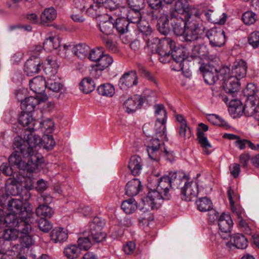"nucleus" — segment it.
Listing matches in <instances>:
<instances>
[{"mask_svg":"<svg viewBox=\"0 0 259 259\" xmlns=\"http://www.w3.org/2000/svg\"><path fill=\"white\" fill-rule=\"evenodd\" d=\"M152 20H157L159 31L164 35L168 34L170 30L177 36H182L185 32L186 23L188 18L169 17L165 10L159 12L153 11L150 14Z\"/></svg>","mask_w":259,"mask_h":259,"instance_id":"2","label":"nucleus"},{"mask_svg":"<svg viewBox=\"0 0 259 259\" xmlns=\"http://www.w3.org/2000/svg\"><path fill=\"white\" fill-rule=\"evenodd\" d=\"M93 241L89 235L83 237H79L77 241L79 249L87 250L92 246Z\"/></svg>","mask_w":259,"mask_h":259,"instance_id":"57","label":"nucleus"},{"mask_svg":"<svg viewBox=\"0 0 259 259\" xmlns=\"http://www.w3.org/2000/svg\"><path fill=\"white\" fill-rule=\"evenodd\" d=\"M36 214L37 216L40 217L41 218H51L54 212L52 208L48 205L41 204L37 207L36 209Z\"/></svg>","mask_w":259,"mask_h":259,"instance_id":"49","label":"nucleus"},{"mask_svg":"<svg viewBox=\"0 0 259 259\" xmlns=\"http://www.w3.org/2000/svg\"><path fill=\"white\" fill-rule=\"evenodd\" d=\"M138 83V76L135 70H131L125 72L120 77L118 85L122 90H125L134 85H136Z\"/></svg>","mask_w":259,"mask_h":259,"instance_id":"17","label":"nucleus"},{"mask_svg":"<svg viewBox=\"0 0 259 259\" xmlns=\"http://www.w3.org/2000/svg\"><path fill=\"white\" fill-rule=\"evenodd\" d=\"M20 183L17 182L16 177L14 179L10 178L8 179L6 183V189L8 193L13 196H19V188L18 185Z\"/></svg>","mask_w":259,"mask_h":259,"instance_id":"31","label":"nucleus"},{"mask_svg":"<svg viewBox=\"0 0 259 259\" xmlns=\"http://www.w3.org/2000/svg\"><path fill=\"white\" fill-rule=\"evenodd\" d=\"M14 152L9 157L8 162L10 165L23 171H26L27 172H33L38 168L42 162V157L41 155H30L27 162L22 159V153L20 151V148L16 147L14 145V141L13 144Z\"/></svg>","mask_w":259,"mask_h":259,"instance_id":"3","label":"nucleus"},{"mask_svg":"<svg viewBox=\"0 0 259 259\" xmlns=\"http://www.w3.org/2000/svg\"><path fill=\"white\" fill-rule=\"evenodd\" d=\"M247 66L246 63L243 60L235 61L232 67V75L238 78V80L246 76Z\"/></svg>","mask_w":259,"mask_h":259,"instance_id":"24","label":"nucleus"},{"mask_svg":"<svg viewBox=\"0 0 259 259\" xmlns=\"http://www.w3.org/2000/svg\"><path fill=\"white\" fill-rule=\"evenodd\" d=\"M39 103L40 100L37 97L30 96L21 101V107L24 111L31 112Z\"/></svg>","mask_w":259,"mask_h":259,"instance_id":"30","label":"nucleus"},{"mask_svg":"<svg viewBox=\"0 0 259 259\" xmlns=\"http://www.w3.org/2000/svg\"><path fill=\"white\" fill-rule=\"evenodd\" d=\"M154 216L148 211H144L139 218V224L141 226H149L154 221Z\"/></svg>","mask_w":259,"mask_h":259,"instance_id":"55","label":"nucleus"},{"mask_svg":"<svg viewBox=\"0 0 259 259\" xmlns=\"http://www.w3.org/2000/svg\"><path fill=\"white\" fill-rule=\"evenodd\" d=\"M37 121L33 118L31 113L26 111H22L18 118L19 123L26 130H34V126Z\"/></svg>","mask_w":259,"mask_h":259,"instance_id":"20","label":"nucleus"},{"mask_svg":"<svg viewBox=\"0 0 259 259\" xmlns=\"http://www.w3.org/2000/svg\"><path fill=\"white\" fill-rule=\"evenodd\" d=\"M183 181L180 177H177L176 172H169L168 176H164L159 179L157 189L149 191L144 202H146L147 205L151 209H157L163 200L170 199L169 189L175 187L178 188Z\"/></svg>","mask_w":259,"mask_h":259,"instance_id":"1","label":"nucleus"},{"mask_svg":"<svg viewBox=\"0 0 259 259\" xmlns=\"http://www.w3.org/2000/svg\"><path fill=\"white\" fill-rule=\"evenodd\" d=\"M19 233H20L18 228L5 229L3 233V238L2 239L6 242L15 240L18 238Z\"/></svg>","mask_w":259,"mask_h":259,"instance_id":"50","label":"nucleus"},{"mask_svg":"<svg viewBox=\"0 0 259 259\" xmlns=\"http://www.w3.org/2000/svg\"><path fill=\"white\" fill-rule=\"evenodd\" d=\"M23 139L18 136L14 139V145L20 148L23 158L28 157L30 155H39L35 153L36 148L42 143L41 138L34 132L33 130H31L24 131Z\"/></svg>","mask_w":259,"mask_h":259,"instance_id":"4","label":"nucleus"},{"mask_svg":"<svg viewBox=\"0 0 259 259\" xmlns=\"http://www.w3.org/2000/svg\"><path fill=\"white\" fill-rule=\"evenodd\" d=\"M141 181L138 179H133L130 181L125 186V194L128 196L137 195L142 189Z\"/></svg>","mask_w":259,"mask_h":259,"instance_id":"29","label":"nucleus"},{"mask_svg":"<svg viewBox=\"0 0 259 259\" xmlns=\"http://www.w3.org/2000/svg\"><path fill=\"white\" fill-rule=\"evenodd\" d=\"M196 205L198 209L202 212L209 211L212 208L211 200L206 197L201 198L196 201Z\"/></svg>","mask_w":259,"mask_h":259,"instance_id":"48","label":"nucleus"},{"mask_svg":"<svg viewBox=\"0 0 259 259\" xmlns=\"http://www.w3.org/2000/svg\"><path fill=\"white\" fill-rule=\"evenodd\" d=\"M113 61L112 57L109 55L102 54L97 62L96 71H102L108 68Z\"/></svg>","mask_w":259,"mask_h":259,"instance_id":"36","label":"nucleus"},{"mask_svg":"<svg viewBox=\"0 0 259 259\" xmlns=\"http://www.w3.org/2000/svg\"><path fill=\"white\" fill-rule=\"evenodd\" d=\"M230 241L236 248L243 249L247 246V238L242 234L237 233L231 237Z\"/></svg>","mask_w":259,"mask_h":259,"instance_id":"35","label":"nucleus"},{"mask_svg":"<svg viewBox=\"0 0 259 259\" xmlns=\"http://www.w3.org/2000/svg\"><path fill=\"white\" fill-rule=\"evenodd\" d=\"M32 217H26L20 214L9 213L5 216L3 225L8 227H17L20 233H27L32 229Z\"/></svg>","mask_w":259,"mask_h":259,"instance_id":"7","label":"nucleus"},{"mask_svg":"<svg viewBox=\"0 0 259 259\" xmlns=\"http://www.w3.org/2000/svg\"><path fill=\"white\" fill-rule=\"evenodd\" d=\"M47 88L56 93L62 92V91L64 90V86L61 83L51 79L47 81Z\"/></svg>","mask_w":259,"mask_h":259,"instance_id":"59","label":"nucleus"},{"mask_svg":"<svg viewBox=\"0 0 259 259\" xmlns=\"http://www.w3.org/2000/svg\"><path fill=\"white\" fill-rule=\"evenodd\" d=\"M168 14L169 17H182L181 15L184 16V18L193 17L199 15V12L196 9L189 6V5L185 0H178L176 2L175 5L168 11L165 10Z\"/></svg>","mask_w":259,"mask_h":259,"instance_id":"11","label":"nucleus"},{"mask_svg":"<svg viewBox=\"0 0 259 259\" xmlns=\"http://www.w3.org/2000/svg\"><path fill=\"white\" fill-rule=\"evenodd\" d=\"M57 16V12L54 8H46L40 15L41 22L46 24L53 21Z\"/></svg>","mask_w":259,"mask_h":259,"instance_id":"41","label":"nucleus"},{"mask_svg":"<svg viewBox=\"0 0 259 259\" xmlns=\"http://www.w3.org/2000/svg\"><path fill=\"white\" fill-rule=\"evenodd\" d=\"M200 70L203 73L205 82L208 84H213L219 79H221L220 70H218L210 64H206L204 66H201Z\"/></svg>","mask_w":259,"mask_h":259,"instance_id":"13","label":"nucleus"},{"mask_svg":"<svg viewBox=\"0 0 259 259\" xmlns=\"http://www.w3.org/2000/svg\"><path fill=\"white\" fill-rule=\"evenodd\" d=\"M29 86L33 92L41 94L46 89L47 81L41 76H36L30 80Z\"/></svg>","mask_w":259,"mask_h":259,"instance_id":"27","label":"nucleus"},{"mask_svg":"<svg viewBox=\"0 0 259 259\" xmlns=\"http://www.w3.org/2000/svg\"><path fill=\"white\" fill-rule=\"evenodd\" d=\"M51 239L55 243L62 242L67 240L68 234L62 228H56L51 233Z\"/></svg>","mask_w":259,"mask_h":259,"instance_id":"34","label":"nucleus"},{"mask_svg":"<svg viewBox=\"0 0 259 259\" xmlns=\"http://www.w3.org/2000/svg\"><path fill=\"white\" fill-rule=\"evenodd\" d=\"M73 53L82 59L87 57L90 51V47L85 44H79L73 48Z\"/></svg>","mask_w":259,"mask_h":259,"instance_id":"40","label":"nucleus"},{"mask_svg":"<svg viewBox=\"0 0 259 259\" xmlns=\"http://www.w3.org/2000/svg\"><path fill=\"white\" fill-rule=\"evenodd\" d=\"M122 14L130 23H139L142 18V10L129 9L126 7L121 8Z\"/></svg>","mask_w":259,"mask_h":259,"instance_id":"21","label":"nucleus"},{"mask_svg":"<svg viewBox=\"0 0 259 259\" xmlns=\"http://www.w3.org/2000/svg\"><path fill=\"white\" fill-rule=\"evenodd\" d=\"M60 39L58 36H49L44 42L43 47L47 52H51L60 46Z\"/></svg>","mask_w":259,"mask_h":259,"instance_id":"33","label":"nucleus"},{"mask_svg":"<svg viewBox=\"0 0 259 259\" xmlns=\"http://www.w3.org/2000/svg\"><path fill=\"white\" fill-rule=\"evenodd\" d=\"M181 50L172 51L171 54L174 58L175 64L173 69L176 71H182L183 73L188 72L189 70V61L184 58V56H181L182 53Z\"/></svg>","mask_w":259,"mask_h":259,"instance_id":"16","label":"nucleus"},{"mask_svg":"<svg viewBox=\"0 0 259 259\" xmlns=\"http://www.w3.org/2000/svg\"><path fill=\"white\" fill-rule=\"evenodd\" d=\"M16 178L20 185L24 187L26 190H31L33 188L34 181L30 176L27 175V174L26 176H24L19 171V174L16 175Z\"/></svg>","mask_w":259,"mask_h":259,"instance_id":"43","label":"nucleus"},{"mask_svg":"<svg viewBox=\"0 0 259 259\" xmlns=\"http://www.w3.org/2000/svg\"><path fill=\"white\" fill-rule=\"evenodd\" d=\"M42 143L45 149L50 150H52L55 145V142L51 135H45L41 138Z\"/></svg>","mask_w":259,"mask_h":259,"instance_id":"63","label":"nucleus"},{"mask_svg":"<svg viewBox=\"0 0 259 259\" xmlns=\"http://www.w3.org/2000/svg\"><path fill=\"white\" fill-rule=\"evenodd\" d=\"M23 194L18 196V198H11L10 202L7 205V209L10 213L20 214L26 217H32V213L31 208L28 207L27 201L30 198V194L28 191H25Z\"/></svg>","mask_w":259,"mask_h":259,"instance_id":"6","label":"nucleus"},{"mask_svg":"<svg viewBox=\"0 0 259 259\" xmlns=\"http://www.w3.org/2000/svg\"><path fill=\"white\" fill-rule=\"evenodd\" d=\"M230 68L224 66L220 69L221 80L223 81V87L225 92L232 97H235L240 87L238 78L230 74Z\"/></svg>","mask_w":259,"mask_h":259,"instance_id":"10","label":"nucleus"},{"mask_svg":"<svg viewBox=\"0 0 259 259\" xmlns=\"http://www.w3.org/2000/svg\"><path fill=\"white\" fill-rule=\"evenodd\" d=\"M258 90L257 87L253 83H248L246 88L244 90L243 93L247 99H255V95Z\"/></svg>","mask_w":259,"mask_h":259,"instance_id":"58","label":"nucleus"},{"mask_svg":"<svg viewBox=\"0 0 259 259\" xmlns=\"http://www.w3.org/2000/svg\"><path fill=\"white\" fill-rule=\"evenodd\" d=\"M143 165L142 158L138 155L132 156L128 162V167L134 176L139 175Z\"/></svg>","mask_w":259,"mask_h":259,"instance_id":"28","label":"nucleus"},{"mask_svg":"<svg viewBox=\"0 0 259 259\" xmlns=\"http://www.w3.org/2000/svg\"><path fill=\"white\" fill-rule=\"evenodd\" d=\"M243 112L247 116H253L258 121L259 125V104L255 106L254 100L247 99L243 108Z\"/></svg>","mask_w":259,"mask_h":259,"instance_id":"22","label":"nucleus"},{"mask_svg":"<svg viewBox=\"0 0 259 259\" xmlns=\"http://www.w3.org/2000/svg\"><path fill=\"white\" fill-rule=\"evenodd\" d=\"M1 172L6 176L13 177L12 179L16 177V175L19 174V172H17V169L9 163H3L0 166Z\"/></svg>","mask_w":259,"mask_h":259,"instance_id":"51","label":"nucleus"},{"mask_svg":"<svg viewBox=\"0 0 259 259\" xmlns=\"http://www.w3.org/2000/svg\"><path fill=\"white\" fill-rule=\"evenodd\" d=\"M41 65L40 59L38 57L32 56L25 62L24 67V72L28 76H33L39 73Z\"/></svg>","mask_w":259,"mask_h":259,"instance_id":"19","label":"nucleus"},{"mask_svg":"<svg viewBox=\"0 0 259 259\" xmlns=\"http://www.w3.org/2000/svg\"><path fill=\"white\" fill-rule=\"evenodd\" d=\"M142 97L140 95H135L126 100L123 105L126 112L132 113L142 105Z\"/></svg>","mask_w":259,"mask_h":259,"instance_id":"23","label":"nucleus"},{"mask_svg":"<svg viewBox=\"0 0 259 259\" xmlns=\"http://www.w3.org/2000/svg\"><path fill=\"white\" fill-rule=\"evenodd\" d=\"M47 63L45 67V71H49L52 74H55L57 73V69L59 65L56 59L52 56H49L47 59Z\"/></svg>","mask_w":259,"mask_h":259,"instance_id":"53","label":"nucleus"},{"mask_svg":"<svg viewBox=\"0 0 259 259\" xmlns=\"http://www.w3.org/2000/svg\"><path fill=\"white\" fill-rule=\"evenodd\" d=\"M197 139L201 146L204 149V151L206 154H209L210 152L208 149L211 147V146L208 142L207 138L205 137L204 133L199 130L197 133Z\"/></svg>","mask_w":259,"mask_h":259,"instance_id":"52","label":"nucleus"},{"mask_svg":"<svg viewBox=\"0 0 259 259\" xmlns=\"http://www.w3.org/2000/svg\"><path fill=\"white\" fill-rule=\"evenodd\" d=\"M99 27L104 35L108 36L113 33L115 25L110 20H108L101 21L99 24Z\"/></svg>","mask_w":259,"mask_h":259,"instance_id":"46","label":"nucleus"},{"mask_svg":"<svg viewBox=\"0 0 259 259\" xmlns=\"http://www.w3.org/2000/svg\"><path fill=\"white\" fill-rule=\"evenodd\" d=\"M208 50L206 45L203 44L195 45L192 49L190 57L193 59L207 56Z\"/></svg>","mask_w":259,"mask_h":259,"instance_id":"37","label":"nucleus"},{"mask_svg":"<svg viewBox=\"0 0 259 259\" xmlns=\"http://www.w3.org/2000/svg\"><path fill=\"white\" fill-rule=\"evenodd\" d=\"M105 224V220L95 217L89 223L88 229L83 232V234H87L94 243L102 242L106 237V233L103 230Z\"/></svg>","mask_w":259,"mask_h":259,"instance_id":"9","label":"nucleus"},{"mask_svg":"<svg viewBox=\"0 0 259 259\" xmlns=\"http://www.w3.org/2000/svg\"><path fill=\"white\" fill-rule=\"evenodd\" d=\"M242 19L246 25L254 24L258 19L257 15L252 11L245 12L242 15Z\"/></svg>","mask_w":259,"mask_h":259,"instance_id":"56","label":"nucleus"},{"mask_svg":"<svg viewBox=\"0 0 259 259\" xmlns=\"http://www.w3.org/2000/svg\"><path fill=\"white\" fill-rule=\"evenodd\" d=\"M198 194V185L196 182H185V185L181 188V198L185 201H193L197 197Z\"/></svg>","mask_w":259,"mask_h":259,"instance_id":"15","label":"nucleus"},{"mask_svg":"<svg viewBox=\"0 0 259 259\" xmlns=\"http://www.w3.org/2000/svg\"><path fill=\"white\" fill-rule=\"evenodd\" d=\"M166 46H169L170 50L166 51L164 50L162 42L157 37H152L146 40L147 46L149 50L153 54L157 53L159 56V60L163 63H165L169 60L171 52L174 49L175 42L170 39L165 40Z\"/></svg>","mask_w":259,"mask_h":259,"instance_id":"8","label":"nucleus"},{"mask_svg":"<svg viewBox=\"0 0 259 259\" xmlns=\"http://www.w3.org/2000/svg\"><path fill=\"white\" fill-rule=\"evenodd\" d=\"M207 119L213 124L224 127L228 126V123L217 114H209L207 116Z\"/></svg>","mask_w":259,"mask_h":259,"instance_id":"61","label":"nucleus"},{"mask_svg":"<svg viewBox=\"0 0 259 259\" xmlns=\"http://www.w3.org/2000/svg\"><path fill=\"white\" fill-rule=\"evenodd\" d=\"M233 225L231 217L227 214H222L218 219V226L220 236L223 239H227L230 237L229 233Z\"/></svg>","mask_w":259,"mask_h":259,"instance_id":"14","label":"nucleus"},{"mask_svg":"<svg viewBox=\"0 0 259 259\" xmlns=\"http://www.w3.org/2000/svg\"><path fill=\"white\" fill-rule=\"evenodd\" d=\"M166 120L165 119L157 118L155 123V135L157 138L161 140H165L167 141L166 135L165 134Z\"/></svg>","mask_w":259,"mask_h":259,"instance_id":"32","label":"nucleus"},{"mask_svg":"<svg viewBox=\"0 0 259 259\" xmlns=\"http://www.w3.org/2000/svg\"><path fill=\"white\" fill-rule=\"evenodd\" d=\"M99 94L107 97H112L115 94V89L110 83H104L100 85L97 89Z\"/></svg>","mask_w":259,"mask_h":259,"instance_id":"47","label":"nucleus"},{"mask_svg":"<svg viewBox=\"0 0 259 259\" xmlns=\"http://www.w3.org/2000/svg\"><path fill=\"white\" fill-rule=\"evenodd\" d=\"M186 24L185 32L182 35L185 41L194 42L201 40L205 36L204 28L203 27L199 15L189 17Z\"/></svg>","mask_w":259,"mask_h":259,"instance_id":"5","label":"nucleus"},{"mask_svg":"<svg viewBox=\"0 0 259 259\" xmlns=\"http://www.w3.org/2000/svg\"><path fill=\"white\" fill-rule=\"evenodd\" d=\"M160 140L158 138H153L146 146L148 156L153 161H158L160 158L161 150H160Z\"/></svg>","mask_w":259,"mask_h":259,"instance_id":"18","label":"nucleus"},{"mask_svg":"<svg viewBox=\"0 0 259 259\" xmlns=\"http://www.w3.org/2000/svg\"><path fill=\"white\" fill-rule=\"evenodd\" d=\"M102 7L97 3L90 5V7L87 10V14L90 17H96L100 16L101 14L100 9Z\"/></svg>","mask_w":259,"mask_h":259,"instance_id":"62","label":"nucleus"},{"mask_svg":"<svg viewBox=\"0 0 259 259\" xmlns=\"http://www.w3.org/2000/svg\"><path fill=\"white\" fill-rule=\"evenodd\" d=\"M248 42L254 49L259 46V31H255L251 33L248 37Z\"/></svg>","mask_w":259,"mask_h":259,"instance_id":"64","label":"nucleus"},{"mask_svg":"<svg viewBox=\"0 0 259 259\" xmlns=\"http://www.w3.org/2000/svg\"><path fill=\"white\" fill-rule=\"evenodd\" d=\"M121 207L126 214H131L137 209V203L133 198H131L123 201Z\"/></svg>","mask_w":259,"mask_h":259,"instance_id":"44","label":"nucleus"},{"mask_svg":"<svg viewBox=\"0 0 259 259\" xmlns=\"http://www.w3.org/2000/svg\"><path fill=\"white\" fill-rule=\"evenodd\" d=\"M79 89L84 94H89L95 89L94 81L90 77L84 78L79 83Z\"/></svg>","mask_w":259,"mask_h":259,"instance_id":"42","label":"nucleus"},{"mask_svg":"<svg viewBox=\"0 0 259 259\" xmlns=\"http://www.w3.org/2000/svg\"><path fill=\"white\" fill-rule=\"evenodd\" d=\"M119 0H107L102 8L109 9L116 16H123Z\"/></svg>","mask_w":259,"mask_h":259,"instance_id":"38","label":"nucleus"},{"mask_svg":"<svg viewBox=\"0 0 259 259\" xmlns=\"http://www.w3.org/2000/svg\"><path fill=\"white\" fill-rule=\"evenodd\" d=\"M204 13L207 20L214 24L223 25L227 20V15L225 13L221 14L211 10H208Z\"/></svg>","mask_w":259,"mask_h":259,"instance_id":"26","label":"nucleus"},{"mask_svg":"<svg viewBox=\"0 0 259 259\" xmlns=\"http://www.w3.org/2000/svg\"><path fill=\"white\" fill-rule=\"evenodd\" d=\"M30 231L27 233H20L22 235L20 237V241L22 245L25 247H29L34 243V240L32 238V236L29 234Z\"/></svg>","mask_w":259,"mask_h":259,"instance_id":"60","label":"nucleus"},{"mask_svg":"<svg viewBox=\"0 0 259 259\" xmlns=\"http://www.w3.org/2000/svg\"><path fill=\"white\" fill-rule=\"evenodd\" d=\"M206 36L209 44L213 47H221L225 42L226 36L224 31L221 28H213L207 31Z\"/></svg>","mask_w":259,"mask_h":259,"instance_id":"12","label":"nucleus"},{"mask_svg":"<svg viewBox=\"0 0 259 259\" xmlns=\"http://www.w3.org/2000/svg\"><path fill=\"white\" fill-rule=\"evenodd\" d=\"M177 120L178 122V133L179 136L184 139H189L191 136V131L188 125L186 119L182 115L177 116Z\"/></svg>","mask_w":259,"mask_h":259,"instance_id":"25","label":"nucleus"},{"mask_svg":"<svg viewBox=\"0 0 259 259\" xmlns=\"http://www.w3.org/2000/svg\"><path fill=\"white\" fill-rule=\"evenodd\" d=\"M80 249L75 245H70L65 248L64 255L69 258H77L80 253Z\"/></svg>","mask_w":259,"mask_h":259,"instance_id":"54","label":"nucleus"},{"mask_svg":"<svg viewBox=\"0 0 259 259\" xmlns=\"http://www.w3.org/2000/svg\"><path fill=\"white\" fill-rule=\"evenodd\" d=\"M123 16H117L115 25L116 30L121 34H123L128 31V26L130 22L125 18L124 15Z\"/></svg>","mask_w":259,"mask_h":259,"instance_id":"39","label":"nucleus"},{"mask_svg":"<svg viewBox=\"0 0 259 259\" xmlns=\"http://www.w3.org/2000/svg\"><path fill=\"white\" fill-rule=\"evenodd\" d=\"M234 194L233 190L231 189L228 191V197L229 200L230 204L231 205V209L234 213H235L238 219H241L242 218V214L244 212L242 208L239 205H235L234 202L233 200V196Z\"/></svg>","mask_w":259,"mask_h":259,"instance_id":"45","label":"nucleus"}]
</instances>
